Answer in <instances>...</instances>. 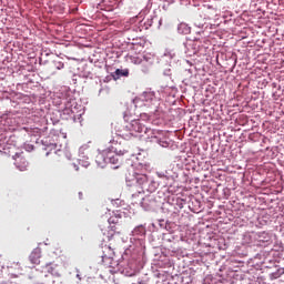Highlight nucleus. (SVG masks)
Instances as JSON below:
<instances>
[{"label":"nucleus","mask_w":284,"mask_h":284,"mask_svg":"<svg viewBox=\"0 0 284 284\" xmlns=\"http://www.w3.org/2000/svg\"><path fill=\"white\" fill-rule=\"evenodd\" d=\"M29 258L33 265H39V263H41V251L36 248L33 252H31Z\"/></svg>","instance_id":"nucleus-1"},{"label":"nucleus","mask_w":284,"mask_h":284,"mask_svg":"<svg viewBox=\"0 0 284 284\" xmlns=\"http://www.w3.org/2000/svg\"><path fill=\"white\" fill-rule=\"evenodd\" d=\"M131 129L133 132L142 133L145 132V125L141 124L139 120L132 121L131 122Z\"/></svg>","instance_id":"nucleus-2"},{"label":"nucleus","mask_w":284,"mask_h":284,"mask_svg":"<svg viewBox=\"0 0 284 284\" xmlns=\"http://www.w3.org/2000/svg\"><path fill=\"white\" fill-rule=\"evenodd\" d=\"M141 101H144L146 105H150V103H154L156 101V95H152L151 93H145L144 95H140Z\"/></svg>","instance_id":"nucleus-3"},{"label":"nucleus","mask_w":284,"mask_h":284,"mask_svg":"<svg viewBox=\"0 0 284 284\" xmlns=\"http://www.w3.org/2000/svg\"><path fill=\"white\" fill-rule=\"evenodd\" d=\"M134 180L138 185H145L148 183V175L135 173Z\"/></svg>","instance_id":"nucleus-4"},{"label":"nucleus","mask_w":284,"mask_h":284,"mask_svg":"<svg viewBox=\"0 0 284 284\" xmlns=\"http://www.w3.org/2000/svg\"><path fill=\"white\" fill-rule=\"evenodd\" d=\"M126 59L131 62L134 63V65H141V63H143V59H141V57L139 55H132V54H128Z\"/></svg>","instance_id":"nucleus-5"},{"label":"nucleus","mask_w":284,"mask_h":284,"mask_svg":"<svg viewBox=\"0 0 284 284\" xmlns=\"http://www.w3.org/2000/svg\"><path fill=\"white\" fill-rule=\"evenodd\" d=\"M106 161H109V163H112L113 165H116V163H119V156L109 153V155L106 156Z\"/></svg>","instance_id":"nucleus-6"},{"label":"nucleus","mask_w":284,"mask_h":284,"mask_svg":"<svg viewBox=\"0 0 284 284\" xmlns=\"http://www.w3.org/2000/svg\"><path fill=\"white\" fill-rule=\"evenodd\" d=\"M115 74L118 77H130V71L128 69L125 70L116 69Z\"/></svg>","instance_id":"nucleus-7"},{"label":"nucleus","mask_w":284,"mask_h":284,"mask_svg":"<svg viewBox=\"0 0 284 284\" xmlns=\"http://www.w3.org/2000/svg\"><path fill=\"white\" fill-rule=\"evenodd\" d=\"M109 232L110 233L108 235V239H109V241H112V236H114V229L111 226Z\"/></svg>","instance_id":"nucleus-8"},{"label":"nucleus","mask_w":284,"mask_h":284,"mask_svg":"<svg viewBox=\"0 0 284 284\" xmlns=\"http://www.w3.org/2000/svg\"><path fill=\"white\" fill-rule=\"evenodd\" d=\"M24 163V165H18V168H19V170L21 171V172H23V171H26V168H28V162H23Z\"/></svg>","instance_id":"nucleus-9"},{"label":"nucleus","mask_w":284,"mask_h":284,"mask_svg":"<svg viewBox=\"0 0 284 284\" xmlns=\"http://www.w3.org/2000/svg\"><path fill=\"white\" fill-rule=\"evenodd\" d=\"M142 72H144V73L150 72V68H148V65L143 64Z\"/></svg>","instance_id":"nucleus-10"},{"label":"nucleus","mask_w":284,"mask_h":284,"mask_svg":"<svg viewBox=\"0 0 284 284\" xmlns=\"http://www.w3.org/2000/svg\"><path fill=\"white\" fill-rule=\"evenodd\" d=\"M136 230H143V227H141V226H138V227L135 229V232H136Z\"/></svg>","instance_id":"nucleus-11"},{"label":"nucleus","mask_w":284,"mask_h":284,"mask_svg":"<svg viewBox=\"0 0 284 284\" xmlns=\"http://www.w3.org/2000/svg\"><path fill=\"white\" fill-rule=\"evenodd\" d=\"M30 148V150H32L33 149V146H29Z\"/></svg>","instance_id":"nucleus-12"}]
</instances>
